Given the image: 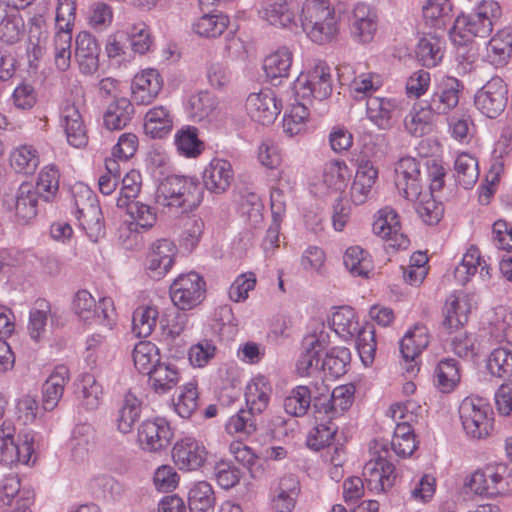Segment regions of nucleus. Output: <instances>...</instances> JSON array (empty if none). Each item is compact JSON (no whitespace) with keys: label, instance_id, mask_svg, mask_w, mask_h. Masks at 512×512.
Returning <instances> with one entry per match:
<instances>
[{"label":"nucleus","instance_id":"1","mask_svg":"<svg viewBox=\"0 0 512 512\" xmlns=\"http://www.w3.org/2000/svg\"><path fill=\"white\" fill-rule=\"evenodd\" d=\"M382 85L379 75L368 73L356 77L350 84L351 96L355 100L366 99L367 118L380 130H390L394 126V113L397 105L393 99L376 97L372 94Z\"/></svg>","mask_w":512,"mask_h":512},{"label":"nucleus","instance_id":"2","mask_svg":"<svg viewBox=\"0 0 512 512\" xmlns=\"http://www.w3.org/2000/svg\"><path fill=\"white\" fill-rule=\"evenodd\" d=\"M300 21L307 36L318 44L330 42L339 31V18L329 0H306Z\"/></svg>","mask_w":512,"mask_h":512},{"label":"nucleus","instance_id":"3","mask_svg":"<svg viewBox=\"0 0 512 512\" xmlns=\"http://www.w3.org/2000/svg\"><path fill=\"white\" fill-rule=\"evenodd\" d=\"M202 194V186L197 179L170 175L160 183L156 199L164 207H176L187 213L200 205Z\"/></svg>","mask_w":512,"mask_h":512},{"label":"nucleus","instance_id":"4","mask_svg":"<svg viewBox=\"0 0 512 512\" xmlns=\"http://www.w3.org/2000/svg\"><path fill=\"white\" fill-rule=\"evenodd\" d=\"M459 417L463 430L471 439H484L494 428V412L480 397H466L459 406Z\"/></svg>","mask_w":512,"mask_h":512},{"label":"nucleus","instance_id":"5","mask_svg":"<svg viewBox=\"0 0 512 512\" xmlns=\"http://www.w3.org/2000/svg\"><path fill=\"white\" fill-rule=\"evenodd\" d=\"M16 428L11 419H5L0 427V459L5 464L23 463L31 461L35 451L36 433L27 431L18 435L15 440Z\"/></svg>","mask_w":512,"mask_h":512},{"label":"nucleus","instance_id":"6","mask_svg":"<svg viewBox=\"0 0 512 512\" xmlns=\"http://www.w3.org/2000/svg\"><path fill=\"white\" fill-rule=\"evenodd\" d=\"M75 217L89 239L97 242L105 236L104 218L97 196L89 189L82 188L74 195Z\"/></svg>","mask_w":512,"mask_h":512},{"label":"nucleus","instance_id":"7","mask_svg":"<svg viewBox=\"0 0 512 512\" xmlns=\"http://www.w3.org/2000/svg\"><path fill=\"white\" fill-rule=\"evenodd\" d=\"M333 88L331 68L323 61H317L296 79L294 89L302 99L313 98L319 101L327 99Z\"/></svg>","mask_w":512,"mask_h":512},{"label":"nucleus","instance_id":"8","mask_svg":"<svg viewBox=\"0 0 512 512\" xmlns=\"http://www.w3.org/2000/svg\"><path fill=\"white\" fill-rule=\"evenodd\" d=\"M508 100V85L499 76L488 80L474 96L475 107L490 119L497 118L505 111Z\"/></svg>","mask_w":512,"mask_h":512},{"label":"nucleus","instance_id":"9","mask_svg":"<svg viewBox=\"0 0 512 512\" xmlns=\"http://www.w3.org/2000/svg\"><path fill=\"white\" fill-rule=\"evenodd\" d=\"M169 291L174 306L191 310L204 300L206 283L198 273L189 272L179 275L170 285Z\"/></svg>","mask_w":512,"mask_h":512},{"label":"nucleus","instance_id":"10","mask_svg":"<svg viewBox=\"0 0 512 512\" xmlns=\"http://www.w3.org/2000/svg\"><path fill=\"white\" fill-rule=\"evenodd\" d=\"M463 89L459 79L444 75L435 79L431 95L423 101L438 115H446L458 106Z\"/></svg>","mask_w":512,"mask_h":512},{"label":"nucleus","instance_id":"11","mask_svg":"<svg viewBox=\"0 0 512 512\" xmlns=\"http://www.w3.org/2000/svg\"><path fill=\"white\" fill-rule=\"evenodd\" d=\"M174 437L170 423L162 417L147 419L138 428L137 439L140 447L147 452L167 449Z\"/></svg>","mask_w":512,"mask_h":512},{"label":"nucleus","instance_id":"12","mask_svg":"<svg viewBox=\"0 0 512 512\" xmlns=\"http://www.w3.org/2000/svg\"><path fill=\"white\" fill-rule=\"evenodd\" d=\"M75 314L84 322L96 321L102 325H110L113 316V301L111 298H101L97 304L87 290H80L73 300Z\"/></svg>","mask_w":512,"mask_h":512},{"label":"nucleus","instance_id":"13","mask_svg":"<svg viewBox=\"0 0 512 512\" xmlns=\"http://www.w3.org/2000/svg\"><path fill=\"white\" fill-rule=\"evenodd\" d=\"M395 185L399 193L407 200L421 197L423 178L420 164L415 158L404 157L396 163Z\"/></svg>","mask_w":512,"mask_h":512},{"label":"nucleus","instance_id":"14","mask_svg":"<svg viewBox=\"0 0 512 512\" xmlns=\"http://www.w3.org/2000/svg\"><path fill=\"white\" fill-rule=\"evenodd\" d=\"M372 230L375 235L389 241L393 248L406 249L409 245V239L401 232L399 215L390 207L378 211Z\"/></svg>","mask_w":512,"mask_h":512},{"label":"nucleus","instance_id":"15","mask_svg":"<svg viewBox=\"0 0 512 512\" xmlns=\"http://www.w3.org/2000/svg\"><path fill=\"white\" fill-rule=\"evenodd\" d=\"M246 110L254 121L262 125H269L274 123L280 114L281 105L275 93L266 88L257 93H251L247 97Z\"/></svg>","mask_w":512,"mask_h":512},{"label":"nucleus","instance_id":"16","mask_svg":"<svg viewBox=\"0 0 512 512\" xmlns=\"http://www.w3.org/2000/svg\"><path fill=\"white\" fill-rule=\"evenodd\" d=\"M354 393L355 388L353 385H341L334 388L329 398L321 393L320 396L314 397L313 411L333 420L351 407Z\"/></svg>","mask_w":512,"mask_h":512},{"label":"nucleus","instance_id":"17","mask_svg":"<svg viewBox=\"0 0 512 512\" xmlns=\"http://www.w3.org/2000/svg\"><path fill=\"white\" fill-rule=\"evenodd\" d=\"M177 246L169 239H159L151 244L146 256V268L152 278L164 277L174 264Z\"/></svg>","mask_w":512,"mask_h":512},{"label":"nucleus","instance_id":"18","mask_svg":"<svg viewBox=\"0 0 512 512\" xmlns=\"http://www.w3.org/2000/svg\"><path fill=\"white\" fill-rule=\"evenodd\" d=\"M363 476L367 488L377 492H386L395 485L397 479L395 466L381 455L365 464Z\"/></svg>","mask_w":512,"mask_h":512},{"label":"nucleus","instance_id":"19","mask_svg":"<svg viewBox=\"0 0 512 512\" xmlns=\"http://www.w3.org/2000/svg\"><path fill=\"white\" fill-rule=\"evenodd\" d=\"M172 457L180 470L192 471L204 464L207 451L195 438L184 437L174 444Z\"/></svg>","mask_w":512,"mask_h":512},{"label":"nucleus","instance_id":"20","mask_svg":"<svg viewBox=\"0 0 512 512\" xmlns=\"http://www.w3.org/2000/svg\"><path fill=\"white\" fill-rule=\"evenodd\" d=\"M378 20L370 6L357 4L349 18V30L352 38L359 43H368L377 31Z\"/></svg>","mask_w":512,"mask_h":512},{"label":"nucleus","instance_id":"21","mask_svg":"<svg viewBox=\"0 0 512 512\" xmlns=\"http://www.w3.org/2000/svg\"><path fill=\"white\" fill-rule=\"evenodd\" d=\"M100 46L91 33L81 31L75 40V59L84 75L94 74L99 67Z\"/></svg>","mask_w":512,"mask_h":512},{"label":"nucleus","instance_id":"22","mask_svg":"<svg viewBox=\"0 0 512 512\" xmlns=\"http://www.w3.org/2000/svg\"><path fill=\"white\" fill-rule=\"evenodd\" d=\"M493 29V23L484 19L477 11L469 15H460L456 18L451 30L454 41L459 37L463 41H470L473 37H487Z\"/></svg>","mask_w":512,"mask_h":512},{"label":"nucleus","instance_id":"23","mask_svg":"<svg viewBox=\"0 0 512 512\" xmlns=\"http://www.w3.org/2000/svg\"><path fill=\"white\" fill-rule=\"evenodd\" d=\"M163 86L162 78L156 69H146L137 74L132 82L133 100L140 105L150 104Z\"/></svg>","mask_w":512,"mask_h":512},{"label":"nucleus","instance_id":"24","mask_svg":"<svg viewBox=\"0 0 512 512\" xmlns=\"http://www.w3.org/2000/svg\"><path fill=\"white\" fill-rule=\"evenodd\" d=\"M69 380L70 371L67 366L58 365L54 368L42 385V407L45 411H52L58 405Z\"/></svg>","mask_w":512,"mask_h":512},{"label":"nucleus","instance_id":"25","mask_svg":"<svg viewBox=\"0 0 512 512\" xmlns=\"http://www.w3.org/2000/svg\"><path fill=\"white\" fill-rule=\"evenodd\" d=\"M485 477L490 479V496L512 493V467L509 465L505 463L486 465L483 468V474L475 478L476 483H484Z\"/></svg>","mask_w":512,"mask_h":512},{"label":"nucleus","instance_id":"26","mask_svg":"<svg viewBox=\"0 0 512 512\" xmlns=\"http://www.w3.org/2000/svg\"><path fill=\"white\" fill-rule=\"evenodd\" d=\"M218 105L219 101L213 93L200 91L191 95L188 100V117L194 122H213L219 114Z\"/></svg>","mask_w":512,"mask_h":512},{"label":"nucleus","instance_id":"27","mask_svg":"<svg viewBox=\"0 0 512 512\" xmlns=\"http://www.w3.org/2000/svg\"><path fill=\"white\" fill-rule=\"evenodd\" d=\"M479 268V276L483 281L491 279L490 267L481 258L477 247L471 246L464 254L461 263L455 268L454 276L459 283L465 285Z\"/></svg>","mask_w":512,"mask_h":512},{"label":"nucleus","instance_id":"28","mask_svg":"<svg viewBox=\"0 0 512 512\" xmlns=\"http://www.w3.org/2000/svg\"><path fill=\"white\" fill-rule=\"evenodd\" d=\"M60 121L70 145L80 148L87 144L88 138L82 116L74 104H66L62 108Z\"/></svg>","mask_w":512,"mask_h":512},{"label":"nucleus","instance_id":"29","mask_svg":"<svg viewBox=\"0 0 512 512\" xmlns=\"http://www.w3.org/2000/svg\"><path fill=\"white\" fill-rule=\"evenodd\" d=\"M199 133V129L193 125H183L175 132L174 145L180 156L196 159L204 152L205 142Z\"/></svg>","mask_w":512,"mask_h":512},{"label":"nucleus","instance_id":"30","mask_svg":"<svg viewBox=\"0 0 512 512\" xmlns=\"http://www.w3.org/2000/svg\"><path fill=\"white\" fill-rule=\"evenodd\" d=\"M439 116L436 112L422 100L414 105L411 111L404 120L406 131L414 137H422L432 132L433 123Z\"/></svg>","mask_w":512,"mask_h":512},{"label":"nucleus","instance_id":"31","mask_svg":"<svg viewBox=\"0 0 512 512\" xmlns=\"http://www.w3.org/2000/svg\"><path fill=\"white\" fill-rule=\"evenodd\" d=\"M220 2L221 0L199 1L201 10L206 12L193 24V31L197 35L205 38H217L224 33V20L221 12L214 14L209 9L210 6Z\"/></svg>","mask_w":512,"mask_h":512},{"label":"nucleus","instance_id":"32","mask_svg":"<svg viewBox=\"0 0 512 512\" xmlns=\"http://www.w3.org/2000/svg\"><path fill=\"white\" fill-rule=\"evenodd\" d=\"M135 110L132 102L126 97L112 101L103 114L104 126L110 130H122L132 120Z\"/></svg>","mask_w":512,"mask_h":512},{"label":"nucleus","instance_id":"33","mask_svg":"<svg viewBox=\"0 0 512 512\" xmlns=\"http://www.w3.org/2000/svg\"><path fill=\"white\" fill-rule=\"evenodd\" d=\"M303 352L297 361V372L300 376H309L314 371H320L322 362L320 352L322 344L316 334H310L303 340Z\"/></svg>","mask_w":512,"mask_h":512},{"label":"nucleus","instance_id":"34","mask_svg":"<svg viewBox=\"0 0 512 512\" xmlns=\"http://www.w3.org/2000/svg\"><path fill=\"white\" fill-rule=\"evenodd\" d=\"M429 344L428 330L424 325H415L400 341V353L407 363H412Z\"/></svg>","mask_w":512,"mask_h":512},{"label":"nucleus","instance_id":"35","mask_svg":"<svg viewBox=\"0 0 512 512\" xmlns=\"http://www.w3.org/2000/svg\"><path fill=\"white\" fill-rule=\"evenodd\" d=\"M512 54V28L505 27L498 31L489 41L487 57L495 67L505 66Z\"/></svg>","mask_w":512,"mask_h":512},{"label":"nucleus","instance_id":"36","mask_svg":"<svg viewBox=\"0 0 512 512\" xmlns=\"http://www.w3.org/2000/svg\"><path fill=\"white\" fill-rule=\"evenodd\" d=\"M377 175V170L368 162L358 167L350 192L354 204L361 205L366 202Z\"/></svg>","mask_w":512,"mask_h":512},{"label":"nucleus","instance_id":"37","mask_svg":"<svg viewBox=\"0 0 512 512\" xmlns=\"http://www.w3.org/2000/svg\"><path fill=\"white\" fill-rule=\"evenodd\" d=\"M172 127V116L165 107H153L147 111L144 118V130L147 135L162 139L171 131Z\"/></svg>","mask_w":512,"mask_h":512},{"label":"nucleus","instance_id":"38","mask_svg":"<svg viewBox=\"0 0 512 512\" xmlns=\"http://www.w3.org/2000/svg\"><path fill=\"white\" fill-rule=\"evenodd\" d=\"M442 326L448 333L463 327L468 321V304L466 300L451 296L443 309Z\"/></svg>","mask_w":512,"mask_h":512},{"label":"nucleus","instance_id":"39","mask_svg":"<svg viewBox=\"0 0 512 512\" xmlns=\"http://www.w3.org/2000/svg\"><path fill=\"white\" fill-rule=\"evenodd\" d=\"M40 197L29 183L20 185L15 199V211L19 221L24 223L36 217Z\"/></svg>","mask_w":512,"mask_h":512},{"label":"nucleus","instance_id":"40","mask_svg":"<svg viewBox=\"0 0 512 512\" xmlns=\"http://www.w3.org/2000/svg\"><path fill=\"white\" fill-rule=\"evenodd\" d=\"M436 386L443 393H450L460 383V367L453 358L442 359L434 371Z\"/></svg>","mask_w":512,"mask_h":512},{"label":"nucleus","instance_id":"41","mask_svg":"<svg viewBox=\"0 0 512 512\" xmlns=\"http://www.w3.org/2000/svg\"><path fill=\"white\" fill-rule=\"evenodd\" d=\"M317 425L309 434L307 444L310 448L318 451L329 446L338 430V426L328 419L327 416L314 411Z\"/></svg>","mask_w":512,"mask_h":512},{"label":"nucleus","instance_id":"42","mask_svg":"<svg viewBox=\"0 0 512 512\" xmlns=\"http://www.w3.org/2000/svg\"><path fill=\"white\" fill-rule=\"evenodd\" d=\"M292 66V52L282 47L264 59L263 69L272 82L289 76Z\"/></svg>","mask_w":512,"mask_h":512},{"label":"nucleus","instance_id":"43","mask_svg":"<svg viewBox=\"0 0 512 512\" xmlns=\"http://www.w3.org/2000/svg\"><path fill=\"white\" fill-rule=\"evenodd\" d=\"M313 401L309 387L299 385L284 398L283 408L289 416L302 417L307 414L311 406L313 407Z\"/></svg>","mask_w":512,"mask_h":512},{"label":"nucleus","instance_id":"44","mask_svg":"<svg viewBox=\"0 0 512 512\" xmlns=\"http://www.w3.org/2000/svg\"><path fill=\"white\" fill-rule=\"evenodd\" d=\"M133 362L139 373L148 375L161 361L158 347L150 341H140L133 349Z\"/></svg>","mask_w":512,"mask_h":512},{"label":"nucleus","instance_id":"45","mask_svg":"<svg viewBox=\"0 0 512 512\" xmlns=\"http://www.w3.org/2000/svg\"><path fill=\"white\" fill-rule=\"evenodd\" d=\"M215 496L212 486L201 481L194 484L188 492L190 512H214Z\"/></svg>","mask_w":512,"mask_h":512},{"label":"nucleus","instance_id":"46","mask_svg":"<svg viewBox=\"0 0 512 512\" xmlns=\"http://www.w3.org/2000/svg\"><path fill=\"white\" fill-rule=\"evenodd\" d=\"M152 387L158 394H164L174 388L179 381L177 368L170 363L159 362L148 374Z\"/></svg>","mask_w":512,"mask_h":512},{"label":"nucleus","instance_id":"47","mask_svg":"<svg viewBox=\"0 0 512 512\" xmlns=\"http://www.w3.org/2000/svg\"><path fill=\"white\" fill-rule=\"evenodd\" d=\"M343 263L353 276L365 278L374 268L370 254L360 246L349 247L343 256Z\"/></svg>","mask_w":512,"mask_h":512},{"label":"nucleus","instance_id":"48","mask_svg":"<svg viewBox=\"0 0 512 512\" xmlns=\"http://www.w3.org/2000/svg\"><path fill=\"white\" fill-rule=\"evenodd\" d=\"M271 387L264 377L253 379L246 386L245 400L249 409L261 413L268 406Z\"/></svg>","mask_w":512,"mask_h":512},{"label":"nucleus","instance_id":"49","mask_svg":"<svg viewBox=\"0 0 512 512\" xmlns=\"http://www.w3.org/2000/svg\"><path fill=\"white\" fill-rule=\"evenodd\" d=\"M355 311L349 306L339 307L331 317V327L345 341L353 339L358 331Z\"/></svg>","mask_w":512,"mask_h":512},{"label":"nucleus","instance_id":"50","mask_svg":"<svg viewBox=\"0 0 512 512\" xmlns=\"http://www.w3.org/2000/svg\"><path fill=\"white\" fill-rule=\"evenodd\" d=\"M103 397L102 385L96 377L90 373H84L79 380V399L87 410H95L99 407Z\"/></svg>","mask_w":512,"mask_h":512},{"label":"nucleus","instance_id":"51","mask_svg":"<svg viewBox=\"0 0 512 512\" xmlns=\"http://www.w3.org/2000/svg\"><path fill=\"white\" fill-rule=\"evenodd\" d=\"M186 311L187 310H182L176 306L166 310L160 320V325L165 339L174 340L187 329L189 315Z\"/></svg>","mask_w":512,"mask_h":512},{"label":"nucleus","instance_id":"52","mask_svg":"<svg viewBox=\"0 0 512 512\" xmlns=\"http://www.w3.org/2000/svg\"><path fill=\"white\" fill-rule=\"evenodd\" d=\"M351 362V352L346 347H333L321 362V369L331 377L338 378L346 374Z\"/></svg>","mask_w":512,"mask_h":512},{"label":"nucleus","instance_id":"53","mask_svg":"<svg viewBox=\"0 0 512 512\" xmlns=\"http://www.w3.org/2000/svg\"><path fill=\"white\" fill-rule=\"evenodd\" d=\"M456 180L465 189L472 188L479 178L478 160L469 153H461L455 161Z\"/></svg>","mask_w":512,"mask_h":512},{"label":"nucleus","instance_id":"54","mask_svg":"<svg viewBox=\"0 0 512 512\" xmlns=\"http://www.w3.org/2000/svg\"><path fill=\"white\" fill-rule=\"evenodd\" d=\"M59 178V171L54 166H47L40 171L36 185L33 186L40 200L47 203L54 200L59 189Z\"/></svg>","mask_w":512,"mask_h":512},{"label":"nucleus","instance_id":"55","mask_svg":"<svg viewBox=\"0 0 512 512\" xmlns=\"http://www.w3.org/2000/svg\"><path fill=\"white\" fill-rule=\"evenodd\" d=\"M412 201L415 202V210L425 224L436 225L439 223L444 208L442 203L433 198V193L421 191V197Z\"/></svg>","mask_w":512,"mask_h":512},{"label":"nucleus","instance_id":"56","mask_svg":"<svg viewBox=\"0 0 512 512\" xmlns=\"http://www.w3.org/2000/svg\"><path fill=\"white\" fill-rule=\"evenodd\" d=\"M351 177V171L344 161L328 162L323 170V183L334 191H343Z\"/></svg>","mask_w":512,"mask_h":512},{"label":"nucleus","instance_id":"57","mask_svg":"<svg viewBox=\"0 0 512 512\" xmlns=\"http://www.w3.org/2000/svg\"><path fill=\"white\" fill-rule=\"evenodd\" d=\"M418 61L427 68L437 66L443 58L441 42L435 37H423L416 47Z\"/></svg>","mask_w":512,"mask_h":512},{"label":"nucleus","instance_id":"58","mask_svg":"<svg viewBox=\"0 0 512 512\" xmlns=\"http://www.w3.org/2000/svg\"><path fill=\"white\" fill-rule=\"evenodd\" d=\"M49 312L50 304L44 299L37 300L29 312L27 329L30 337L36 342L42 339L46 333Z\"/></svg>","mask_w":512,"mask_h":512},{"label":"nucleus","instance_id":"59","mask_svg":"<svg viewBox=\"0 0 512 512\" xmlns=\"http://www.w3.org/2000/svg\"><path fill=\"white\" fill-rule=\"evenodd\" d=\"M240 212L251 227L257 228L263 223L264 205L261 198L254 192L245 191L240 194Z\"/></svg>","mask_w":512,"mask_h":512},{"label":"nucleus","instance_id":"60","mask_svg":"<svg viewBox=\"0 0 512 512\" xmlns=\"http://www.w3.org/2000/svg\"><path fill=\"white\" fill-rule=\"evenodd\" d=\"M140 414V400L131 393H128L116 419L117 429L123 434L130 432L134 423L139 419Z\"/></svg>","mask_w":512,"mask_h":512},{"label":"nucleus","instance_id":"61","mask_svg":"<svg viewBox=\"0 0 512 512\" xmlns=\"http://www.w3.org/2000/svg\"><path fill=\"white\" fill-rule=\"evenodd\" d=\"M10 163L15 172L31 175L39 165V156L32 146H22L11 154Z\"/></svg>","mask_w":512,"mask_h":512},{"label":"nucleus","instance_id":"62","mask_svg":"<svg viewBox=\"0 0 512 512\" xmlns=\"http://www.w3.org/2000/svg\"><path fill=\"white\" fill-rule=\"evenodd\" d=\"M158 310L154 306H142L133 313V332L141 338L148 337L153 332L158 318Z\"/></svg>","mask_w":512,"mask_h":512},{"label":"nucleus","instance_id":"63","mask_svg":"<svg viewBox=\"0 0 512 512\" xmlns=\"http://www.w3.org/2000/svg\"><path fill=\"white\" fill-rule=\"evenodd\" d=\"M487 368L495 377H512V351L504 347L495 348L489 355Z\"/></svg>","mask_w":512,"mask_h":512},{"label":"nucleus","instance_id":"64","mask_svg":"<svg viewBox=\"0 0 512 512\" xmlns=\"http://www.w3.org/2000/svg\"><path fill=\"white\" fill-rule=\"evenodd\" d=\"M198 397L195 383L190 382L184 385L173 402L176 413L182 418H189L198 407Z\"/></svg>","mask_w":512,"mask_h":512}]
</instances>
